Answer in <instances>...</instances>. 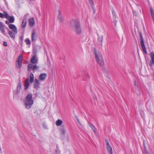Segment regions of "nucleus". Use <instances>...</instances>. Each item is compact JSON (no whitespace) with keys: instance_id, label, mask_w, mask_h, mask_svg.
I'll use <instances>...</instances> for the list:
<instances>
[{"instance_id":"obj_1","label":"nucleus","mask_w":154,"mask_h":154,"mask_svg":"<svg viewBox=\"0 0 154 154\" xmlns=\"http://www.w3.org/2000/svg\"><path fill=\"white\" fill-rule=\"evenodd\" d=\"M69 23L74 32L77 35H80L82 32V29L79 21L76 19H72Z\"/></svg>"},{"instance_id":"obj_2","label":"nucleus","mask_w":154,"mask_h":154,"mask_svg":"<svg viewBox=\"0 0 154 154\" xmlns=\"http://www.w3.org/2000/svg\"><path fill=\"white\" fill-rule=\"evenodd\" d=\"M94 53L95 55V58L97 63L101 66L104 65V62L102 54L101 52H97L95 48H94Z\"/></svg>"},{"instance_id":"obj_3","label":"nucleus","mask_w":154,"mask_h":154,"mask_svg":"<svg viewBox=\"0 0 154 154\" xmlns=\"http://www.w3.org/2000/svg\"><path fill=\"white\" fill-rule=\"evenodd\" d=\"M32 94H28L25 99V105L27 109H29L34 103L33 100L32 99Z\"/></svg>"},{"instance_id":"obj_4","label":"nucleus","mask_w":154,"mask_h":154,"mask_svg":"<svg viewBox=\"0 0 154 154\" xmlns=\"http://www.w3.org/2000/svg\"><path fill=\"white\" fill-rule=\"evenodd\" d=\"M10 29L12 31H10V37L14 39L15 35L18 32L17 28L14 25L10 23Z\"/></svg>"},{"instance_id":"obj_5","label":"nucleus","mask_w":154,"mask_h":154,"mask_svg":"<svg viewBox=\"0 0 154 154\" xmlns=\"http://www.w3.org/2000/svg\"><path fill=\"white\" fill-rule=\"evenodd\" d=\"M23 57L21 55H19L17 60L16 66L18 69H20L22 64Z\"/></svg>"},{"instance_id":"obj_6","label":"nucleus","mask_w":154,"mask_h":154,"mask_svg":"<svg viewBox=\"0 0 154 154\" xmlns=\"http://www.w3.org/2000/svg\"><path fill=\"white\" fill-rule=\"evenodd\" d=\"M140 37V44L143 51L145 54H147V51L145 45L144 44V41L143 37L142 34L141 32L139 33Z\"/></svg>"},{"instance_id":"obj_7","label":"nucleus","mask_w":154,"mask_h":154,"mask_svg":"<svg viewBox=\"0 0 154 154\" xmlns=\"http://www.w3.org/2000/svg\"><path fill=\"white\" fill-rule=\"evenodd\" d=\"M6 28H7V29H8L5 26L4 24L3 23L1 22L0 21V31H1V32L3 33L4 35H5V29ZM8 30V33L9 35H10V31Z\"/></svg>"},{"instance_id":"obj_8","label":"nucleus","mask_w":154,"mask_h":154,"mask_svg":"<svg viewBox=\"0 0 154 154\" xmlns=\"http://www.w3.org/2000/svg\"><path fill=\"white\" fill-rule=\"evenodd\" d=\"M112 14L113 16L112 18L113 20V22L114 23L115 26L116 27V23L117 22V20H116V12H115L113 10V8H112Z\"/></svg>"},{"instance_id":"obj_9","label":"nucleus","mask_w":154,"mask_h":154,"mask_svg":"<svg viewBox=\"0 0 154 154\" xmlns=\"http://www.w3.org/2000/svg\"><path fill=\"white\" fill-rule=\"evenodd\" d=\"M36 30L35 29H33L31 35V40L32 42L36 41L37 36L35 35Z\"/></svg>"},{"instance_id":"obj_10","label":"nucleus","mask_w":154,"mask_h":154,"mask_svg":"<svg viewBox=\"0 0 154 154\" xmlns=\"http://www.w3.org/2000/svg\"><path fill=\"white\" fill-rule=\"evenodd\" d=\"M38 59L36 57V55H33L30 60V62L32 64H34L37 63Z\"/></svg>"},{"instance_id":"obj_11","label":"nucleus","mask_w":154,"mask_h":154,"mask_svg":"<svg viewBox=\"0 0 154 154\" xmlns=\"http://www.w3.org/2000/svg\"><path fill=\"white\" fill-rule=\"evenodd\" d=\"M39 84L38 80L36 79H35V81L33 83L34 88L35 89H38L39 88Z\"/></svg>"},{"instance_id":"obj_12","label":"nucleus","mask_w":154,"mask_h":154,"mask_svg":"<svg viewBox=\"0 0 154 154\" xmlns=\"http://www.w3.org/2000/svg\"><path fill=\"white\" fill-rule=\"evenodd\" d=\"M150 57L151 59L150 60L149 65L150 66H152L154 64V53L153 52H152L151 53Z\"/></svg>"},{"instance_id":"obj_13","label":"nucleus","mask_w":154,"mask_h":154,"mask_svg":"<svg viewBox=\"0 0 154 154\" xmlns=\"http://www.w3.org/2000/svg\"><path fill=\"white\" fill-rule=\"evenodd\" d=\"M9 15H8L6 11H4L3 14L0 12V17L2 18H5L6 19L9 18Z\"/></svg>"},{"instance_id":"obj_14","label":"nucleus","mask_w":154,"mask_h":154,"mask_svg":"<svg viewBox=\"0 0 154 154\" xmlns=\"http://www.w3.org/2000/svg\"><path fill=\"white\" fill-rule=\"evenodd\" d=\"M24 85L25 90H27L29 88V82L28 78H27L26 79Z\"/></svg>"},{"instance_id":"obj_15","label":"nucleus","mask_w":154,"mask_h":154,"mask_svg":"<svg viewBox=\"0 0 154 154\" xmlns=\"http://www.w3.org/2000/svg\"><path fill=\"white\" fill-rule=\"evenodd\" d=\"M29 26L31 27L33 26L35 24V20L34 18H32L29 19Z\"/></svg>"},{"instance_id":"obj_16","label":"nucleus","mask_w":154,"mask_h":154,"mask_svg":"<svg viewBox=\"0 0 154 154\" xmlns=\"http://www.w3.org/2000/svg\"><path fill=\"white\" fill-rule=\"evenodd\" d=\"M47 77V74L45 73H41L39 77V79L41 80L45 79Z\"/></svg>"},{"instance_id":"obj_17","label":"nucleus","mask_w":154,"mask_h":154,"mask_svg":"<svg viewBox=\"0 0 154 154\" xmlns=\"http://www.w3.org/2000/svg\"><path fill=\"white\" fill-rule=\"evenodd\" d=\"M98 36V43L101 46H102V42L103 41V36L102 35L101 37H99V35H97Z\"/></svg>"},{"instance_id":"obj_18","label":"nucleus","mask_w":154,"mask_h":154,"mask_svg":"<svg viewBox=\"0 0 154 154\" xmlns=\"http://www.w3.org/2000/svg\"><path fill=\"white\" fill-rule=\"evenodd\" d=\"M27 22V19L25 18V16H24V18L23 19L22 23V26L23 28H25L26 26Z\"/></svg>"},{"instance_id":"obj_19","label":"nucleus","mask_w":154,"mask_h":154,"mask_svg":"<svg viewBox=\"0 0 154 154\" xmlns=\"http://www.w3.org/2000/svg\"><path fill=\"white\" fill-rule=\"evenodd\" d=\"M88 125L91 128L93 131H94V133H96V128L94 126L91 122H88Z\"/></svg>"},{"instance_id":"obj_20","label":"nucleus","mask_w":154,"mask_h":154,"mask_svg":"<svg viewBox=\"0 0 154 154\" xmlns=\"http://www.w3.org/2000/svg\"><path fill=\"white\" fill-rule=\"evenodd\" d=\"M106 148L108 150V153L110 154H112V148L110 145H106Z\"/></svg>"},{"instance_id":"obj_21","label":"nucleus","mask_w":154,"mask_h":154,"mask_svg":"<svg viewBox=\"0 0 154 154\" xmlns=\"http://www.w3.org/2000/svg\"><path fill=\"white\" fill-rule=\"evenodd\" d=\"M21 83H20V81L19 83L18 84L17 88V94H18L20 92L21 88Z\"/></svg>"},{"instance_id":"obj_22","label":"nucleus","mask_w":154,"mask_h":154,"mask_svg":"<svg viewBox=\"0 0 154 154\" xmlns=\"http://www.w3.org/2000/svg\"><path fill=\"white\" fill-rule=\"evenodd\" d=\"M34 75L31 72L30 73V82L31 84H32L34 81Z\"/></svg>"},{"instance_id":"obj_23","label":"nucleus","mask_w":154,"mask_h":154,"mask_svg":"<svg viewBox=\"0 0 154 154\" xmlns=\"http://www.w3.org/2000/svg\"><path fill=\"white\" fill-rule=\"evenodd\" d=\"M63 121L60 119H58L56 122V124L57 126H59L61 125L62 124Z\"/></svg>"},{"instance_id":"obj_24","label":"nucleus","mask_w":154,"mask_h":154,"mask_svg":"<svg viewBox=\"0 0 154 154\" xmlns=\"http://www.w3.org/2000/svg\"><path fill=\"white\" fill-rule=\"evenodd\" d=\"M134 85H135V86L136 87V89H137L138 92V93H137V94L139 96L141 94H140V92L139 91V90L138 89V85L137 84V82L136 81H135V80L134 81Z\"/></svg>"},{"instance_id":"obj_25","label":"nucleus","mask_w":154,"mask_h":154,"mask_svg":"<svg viewBox=\"0 0 154 154\" xmlns=\"http://www.w3.org/2000/svg\"><path fill=\"white\" fill-rule=\"evenodd\" d=\"M150 13L152 20L154 21V11L152 8H150Z\"/></svg>"},{"instance_id":"obj_26","label":"nucleus","mask_w":154,"mask_h":154,"mask_svg":"<svg viewBox=\"0 0 154 154\" xmlns=\"http://www.w3.org/2000/svg\"><path fill=\"white\" fill-rule=\"evenodd\" d=\"M60 131L61 132V134L62 135H65L66 132V131L63 127H62V128L61 129Z\"/></svg>"},{"instance_id":"obj_27","label":"nucleus","mask_w":154,"mask_h":154,"mask_svg":"<svg viewBox=\"0 0 154 154\" xmlns=\"http://www.w3.org/2000/svg\"><path fill=\"white\" fill-rule=\"evenodd\" d=\"M89 2L90 4L91 5V8H94V4L93 0H89Z\"/></svg>"},{"instance_id":"obj_28","label":"nucleus","mask_w":154,"mask_h":154,"mask_svg":"<svg viewBox=\"0 0 154 154\" xmlns=\"http://www.w3.org/2000/svg\"><path fill=\"white\" fill-rule=\"evenodd\" d=\"M10 23H14V17L13 16H10Z\"/></svg>"},{"instance_id":"obj_29","label":"nucleus","mask_w":154,"mask_h":154,"mask_svg":"<svg viewBox=\"0 0 154 154\" xmlns=\"http://www.w3.org/2000/svg\"><path fill=\"white\" fill-rule=\"evenodd\" d=\"M39 69V67L38 66L36 65H34L32 67V70H37Z\"/></svg>"},{"instance_id":"obj_30","label":"nucleus","mask_w":154,"mask_h":154,"mask_svg":"<svg viewBox=\"0 0 154 154\" xmlns=\"http://www.w3.org/2000/svg\"><path fill=\"white\" fill-rule=\"evenodd\" d=\"M25 42L26 45H29L31 43L30 41L29 38H26L25 40Z\"/></svg>"},{"instance_id":"obj_31","label":"nucleus","mask_w":154,"mask_h":154,"mask_svg":"<svg viewBox=\"0 0 154 154\" xmlns=\"http://www.w3.org/2000/svg\"><path fill=\"white\" fill-rule=\"evenodd\" d=\"M58 19L60 20V22H63V20L64 19L62 16H59L58 17Z\"/></svg>"},{"instance_id":"obj_32","label":"nucleus","mask_w":154,"mask_h":154,"mask_svg":"<svg viewBox=\"0 0 154 154\" xmlns=\"http://www.w3.org/2000/svg\"><path fill=\"white\" fill-rule=\"evenodd\" d=\"M9 18L8 19H7L8 20H7L5 21V23L8 25V26L10 28V16H9Z\"/></svg>"},{"instance_id":"obj_33","label":"nucleus","mask_w":154,"mask_h":154,"mask_svg":"<svg viewBox=\"0 0 154 154\" xmlns=\"http://www.w3.org/2000/svg\"><path fill=\"white\" fill-rule=\"evenodd\" d=\"M37 51V50L36 48H34L33 49V53L34 55H36V53Z\"/></svg>"},{"instance_id":"obj_34","label":"nucleus","mask_w":154,"mask_h":154,"mask_svg":"<svg viewBox=\"0 0 154 154\" xmlns=\"http://www.w3.org/2000/svg\"><path fill=\"white\" fill-rule=\"evenodd\" d=\"M42 126L44 128H45V129H48L47 127H46V123L45 122H43V123L42 124Z\"/></svg>"},{"instance_id":"obj_35","label":"nucleus","mask_w":154,"mask_h":154,"mask_svg":"<svg viewBox=\"0 0 154 154\" xmlns=\"http://www.w3.org/2000/svg\"><path fill=\"white\" fill-rule=\"evenodd\" d=\"M23 35H21L20 37V40L21 41V44H22L23 42Z\"/></svg>"},{"instance_id":"obj_36","label":"nucleus","mask_w":154,"mask_h":154,"mask_svg":"<svg viewBox=\"0 0 154 154\" xmlns=\"http://www.w3.org/2000/svg\"><path fill=\"white\" fill-rule=\"evenodd\" d=\"M133 14L134 16H137V13L135 11H133Z\"/></svg>"},{"instance_id":"obj_37","label":"nucleus","mask_w":154,"mask_h":154,"mask_svg":"<svg viewBox=\"0 0 154 154\" xmlns=\"http://www.w3.org/2000/svg\"><path fill=\"white\" fill-rule=\"evenodd\" d=\"M105 140L106 143V145H109L108 140L106 138Z\"/></svg>"},{"instance_id":"obj_38","label":"nucleus","mask_w":154,"mask_h":154,"mask_svg":"<svg viewBox=\"0 0 154 154\" xmlns=\"http://www.w3.org/2000/svg\"><path fill=\"white\" fill-rule=\"evenodd\" d=\"M3 45L5 46H7V42L5 41H4L3 42Z\"/></svg>"},{"instance_id":"obj_39","label":"nucleus","mask_w":154,"mask_h":154,"mask_svg":"<svg viewBox=\"0 0 154 154\" xmlns=\"http://www.w3.org/2000/svg\"><path fill=\"white\" fill-rule=\"evenodd\" d=\"M32 68V67H31L28 66L27 70L28 71H29Z\"/></svg>"},{"instance_id":"obj_40","label":"nucleus","mask_w":154,"mask_h":154,"mask_svg":"<svg viewBox=\"0 0 154 154\" xmlns=\"http://www.w3.org/2000/svg\"><path fill=\"white\" fill-rule=\"evenodd\" d=\"M28 66L31 67H32V64H29L28 65Z\"/></svg>"},{"instance_id":"obj_41","label":"nucleus","mask_w":154,"mask_h":154,"mask_svg":"<svg viewBox=\"0 0 154 154\" xmlns=\"http://www.w3.org/2000/svg\"><path fill=\"white\" fill-rule=\"evenodd\" d=\"M5 3L6 6H7V7H8V5L7 3V2H6V1L5 0Z\"/></svg>"},{"instance_id":"obj_42","label":"nucleus","mask_w":154,"mask_h":154,"mask_svg":"<svg viewBox=\"0 0 154 154\" xmlns=\"http://www.w3.org/2000/svg\"><path fill=\"white\" fill-rule=\"evenodd\" d=\"M58 13H59V14L60 15L59 16H62L61 13L60 12V10H58Z\"/></svg>"},{"instance_id":"obj_43","label":"nucleus","mask_w":154,"mask_h":154,"mask_svg":"<svg viewBox=\"0 0 154 154\" xmlns=\"http://www.w3.org/2000/svg\"><path fill=\"white\" fill-rule=\"evenodd\" d=\"M143 146H144V149H145V151L146 152V153H147V152H146V146H145V145L144 144H143Z\"/></svg>"},{"instance_id":"obj_44","label":"nucleus","mask_w":154,"mask_h":154,"mask_svg":"<svg viewBox=\"0 0 154 154\" xmlns=\"http://www.w3.org/2000/svg\"><path fill=\"white\" fill-rule=\"evenodd\" d=\"M93 10V12L94 14H95V10L94 8H94H92Z\"/></svg>"},{"instance_id":"obj_45","label":"nucleus","mask_w":154,"mask_h":154,"mask_svg":"<svg viewBox=\"0 0 154 154\" xmlns=\"http://www.w3.org/2000/svg\"><path fill=\"white\" fill-rule=\"evenodd\" d=\"M55 152H56V153H57V150H55Z\"/></svg>"},{"instance_id":"obj_46","label":"nucleus","mask_w":154,"mask_h":154,"mask_svg":"<svg viewBox=\"0 0 154 154\" xmlns=\"http://www.w3.org/2000/svg\"><path fill=\"white\" fill-rule=\"evenodd\" d=\"M29 0L31 1H32L33 0Z\"/></svg>"},{"instance_id":"obj_47","label":"nucleus","mask_w":154,"mask_h":154,"mask_svg":"<svg viewBox=\"0 0 154 154\" xmlns=\"http://www.w3.org/2000/svg\"><path fill=\"white\" fill-rule=\"evenodd\" d=\"M34 72H35V71H33V72H34Z\"/></svg>"}]
</instances>
